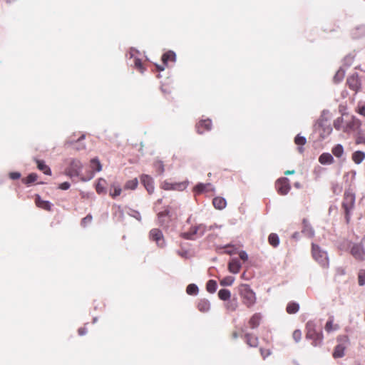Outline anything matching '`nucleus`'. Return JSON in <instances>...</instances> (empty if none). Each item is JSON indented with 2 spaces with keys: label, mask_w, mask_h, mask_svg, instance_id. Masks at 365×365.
Wrapping results in <instances>:
<instances>
[{
  "label": "nucleus",
  "mask_w": 365,
  "mask_h": 365,
  "mask_svg": "<svg viewBox=\"0 0 365 365\" xmlns=\"http://www.w3.org/2000/svg\"><path fill=\"white\" fill-rule=\"evenodd\" d=\"M238 293L242 304L248 309L252 307L257 302L255 292L247 284H242L238 287Z\"/></svg>",
  "instance_id": "obj_1"
},
{
  "label": "nucleus",
  "mask_w": 365,
  "mask_h": 365,
  "mask_svg": "<svg viewBox=\"0 0 365 365\" xmlns=\"http://www.w3.org/2000/svg\"><path fill=\"white\" fill-rule=\"evenodd\" d=\"M306 337L312 340V345L316 346L322 344L323 334L321 331H317L316 324L312 321H309L306 324Z\"/></svg>",
  "instance_id": "obj_2"
},
{
  "label": "nucleus",
  "mask_w": 365,
  "mask_h": 365,
  "mask_svg": "<svg viewBox=\"0 0 365 365\" xmlns=\"http://www.w3.org/2000/svg\"><path fill=\"white\" fill-rule=\"evenodd\" d=\"M355 203V195L349 190H346L342 201V208L344 210L346 221L348 223L350 220L351 211L354 209Z\"/></svg>",
  "instance_id": "obj_3"
},
{
  "label": "nucleus",
  "mask_w": 365,
  "mask_h": 365,
  "mask_svg": "<svg viewBox=\"0 0 365 365\" xmlns=\"http://www.w3.org/2000/svg\"><path fill=\"white\" fill-rule=\"evenodd\" d=\"M312 255L322 267H328L329 258L327 252L322 250L319 245L314 243L312 245Z\"/></svg>",
  "instance_id": "obj_4"
},
{
  "label": "nucleus",
  "mask_w": 365,
  "mask_h": 365,
  "mask_svg": "<svg viewBox=\"0 0 365 365\" xmlns=\"http://www.w3.org/2000/svg\"><path fill=\"white\" fill-rule=\"evenodd\" d=\"M275 188L279 195H287L291 189L289 179L287 178H279L275 182Z\"/></svg>",
  "instance_id": "obj_5"
},
{
  "label": "nucleus",
  "mask_w": 365,
  "mask_h": 365,
  "mask_svg": "<svg viewBox=\"0 0 365 365\" xmlns=\"http://www.w3.org/2000/svg\"><path fill=\"white\" fill-rule=\"evenodd\" d=\"M350 253L356 260H364L365 252L361 242L353 244L350 248Z\"/></svg>",
  "instance_id": "obj_6"
},
{
  "label": "nucleus",
  "mask_w": 365,
  "mask_h": 365,
  "mask_svg": "<svg viewBox=\"0 0 365 365\" xmlns=\"http://www.w3.org/2000/svg\"><path fill=\"white\" fill-rule=\"evenodd\" d=\"M360 125V121L355 117L352 116L345 121L344 132L350 133L351 131H355L359 128Z\"/></svg>",
  "instance_id": "obj_7"
},
{
  "label": "nucleus",
  "mask_w": 365,
  "mask_h": 365,
  "mask_svg": "<svg viewBox=\"0 0 365 365\" xmlns=\"http://www.w3.org/2000/svg\"><path fill=\"white\" fill-rule=\"evenodd\" d=\"M175 60L176 55L175 52L172 51H168L162 56V61L163 66H157V69L158 71H163L165 69V66H167L169 62H175Z\"/></svg>",
  "instance_id": "obj_8"
},
{
  "label": "nucleus",
  "mask_w": 365,
  "mask_h": 365,
  "mask_svg": "<svg viewBox=\"0 0 365 365\" xmlns=\"http://www.w3.org/2000/svg\"><path fill=\"white\" fill-rule=\"evenodd\" d=\"M212 120L209 118L200 120L195 125L197 133L202 134L212 128Z\"/></svg>",
  "instance_id": "obj_9"
},
{
  "label": "nucleus",
  "mask_w": 365,
  "mask_h": 365,
  "mask_svg": "<svg viewBox=\"0 0 365 365\" xmlns=\"http://www.w3.org/2000/svg\"><path fill=\"white\" fill-rule=\"evenodd\" d=\"M140 181L149 194L153 193L155 190L154 180L150 175H142Z\"/></svg>",
  "instance_id": "obj_10"
},
{
  "label": "nucleus",
  "mask_w": 365,
  "mask_h": 365,
  "mask_svg": "<svg viewBox=\"0 0 365 365\" xmlns=\"http://www.w3.org/2000/svg\"><path fill=\"white\" fill-rule=\"evenodd\" d=\"M150 237L153 241H155L160 247H163L164 245L163 235L161 230L159 229H152L150 231Z\"/></svg>",
  "instance_id": "obj_11"
},
{
  "label": "nucleus",
  "mask_w": 365,
  "mask_h": 365,
  "mask_svg": "<svg viewBox=\"0 0 365 365\" xmlns=\"http://www.w3.org/2000/svg\"><path fill=\"white\" fill-rule=\"evenodd\" d=\"M349 88L354 91H358L361 87L360 80L357 74H353L347 78Z\"/></svg>",
  "instance_id": "obj_12"
},
{
  "label": "nucleus",
  "mask_w": 365,
  "mask_h": 365,
  "mask_svg": "<svg viewBox=\"0 0 365 365\" xmlns=\"http://www.w3.org/2000/svg\"><path fill=\"white\" fill-rule=\"evenodd\" d=\"M90 167L92 170L89 175L88 176V179H91L93 177V174L95 172H100L102 170V165L99 161V160L96 158H93L90 162Z\"/></svg>",
  "instance_id": "obj_13"
},
{
  "label": "nucleus",
  "mask_w": 365,
  "mask_h": 365,
  "mask_svg": "<svg viewBox=\"0 0 365 365\" xmlns=\"http://www.w3.org/2000/svg\"><path fill=\"white\" fill-rule=\"evenodd\" d=\"M246 344L251 347H257L259 344L258 337L251 333H246L244 335Z\"/></svg>",
  "instance_id": "obj_14"
},
{
  "label": "nucleus",
  "mask_w": 365,
  "mask_h": 365,
  "mask_svg": "<svg viewBox=\"0 0 365 365\" xmlns=\"http://www.w3.org/2000/svg\"><path fill=\"white\" fill-rule=\"evenodd\" d=\"M262 316L260 313L254 314L249 319L248 324L251 329L257 328L261 322Z\"/></svg>",
  "instance_id": "obj_15"
},
{
  "label": "nucleus",
  "mask_w": 365,
  "mask_h": 365,
  "mask_svg": "<svg viewBox=\"0 0 365 365\" xmlns=\"http://www.w3.org/2000/svg\"><path fill=\"white\" fill-rule=\"evenodd\" d=\"M241 269V264L238 259L232 258L228 264V269L231 273L237 274Z\"/></svg>",
  "instance_id": "obj_16"
},
{
  "label": "nucleus",
  "mask_w": 365,
  "mask_h": 365,
  "mask_svg": "<svg viewBox=\"0 0 365 365\" xmlns=\"http://www.w3.org/2000/svg\"><path fill=\"white\" fill-rule=\"evenodd\" d=\"M35 203L39 208L43 209L47 211H50L51 209V205L48 201L43 200L39 195H36L35 198Z\"/></svg>",
  "instance_id": "obj_17"
},
{
  "label": "nucleus",
  "mask_w": 365,
  "mask_h": 365,
  "mask_svg": "<svg viewBox=\"0 0 365 365\" xmlns=\"http://www.w3.org/2000/svg\"><path fill=\"white\" fill-rule=\"evenodd\" d=\"M70 168L72 175L77 176L80 175L82 169V164L79 160H72L70 165Z\"/></svg>",
  "instance_id": "obj_18"
},
{
  "label": "nucleus",
  "mask_w": 365,
  "mask_h": 365,
  "mask_svg": "<svg viewBox=\"0 0 365 365\" xmlns=\"http://www.w3.org/2000/svg\"><path fill=\"white\" fill-rule=\"evenodd\" d=\"M186 185L185 183H170L168 182H164L162 184V188L166 190H182L185 188Z\"/></svg>",
  "instance_id": "obj_19"
},
{
  "label": "nucleus",
  "mask_w": 365,
  "mask_h": 365,
  "mask_svg": "<svg viewBox=\"0 0 365 365\" xmlns=\"http://www.w3.org/2000/svg\"><path fill=\"white\" fill-rule=\"evenodd\" d=\"M106 185H107L106 180L103 178H99L96 185V190L97 193L99 195H101V194L105 195L107 191Z\"/></svg>",
  "instance_id": "obj_20"
},
{
  "label": "nucleus",
  "mask_w": 365,
  "mask_h": 365,
  "mask_svg": "<svg viewBox=\"0 0 365 365\" xmlns=\"http://www.w3.org/2000/svg\"><path fill=\"white\" fill-rule=\"evenodd\" d=\"M225 308L228 312H235L237 309L239 307V303L237 297H233L232 299H230L225 304Z\"/></svg>",
  "instance_id": "obj_21"
},
{
  "label": "nucleus",
  "mask_w": 365,
  "mask_h": 365,
  "mask_svg": "<svg viewBox=\"0 0 365 365\" xmlns=\"http://www.w3.org/2000/svg\"><path fill=\"white\" fill-rule=\"evenodd\" d=\"M319 162L322 165H330L334 163V158L330 153H324L319 156Z\"/></svg>",
  "instance_id": "obj_22"
},
{
  "label": "nucleus",
  "mask_w": 365,
  "mask_h": 365,
  "mask_svg": "<svg viewBox=\"0 0 365 365\" xmlns=\"http://www.w3.org/2000/svg\"><path fill=\"white\" fill-rule=\"evenodd\" d=\"M197 309L201 312H207L210 309V303L206 299H201L197 302Z\"/></svg>",
  "instance_id": "obj_23"
},
{
  "label": "nucleus",
  "mask_w": 365,
  "mask_h": 365,
  "mask_svg": "<svg viewBox=\"0 0 365 365\" xmlns=\"http://www.w3.org/2000/svg\"><path fill=\"white\" fill-rule=\"evenodd\" d=\"M213 206L217 210H222L227 205V202L225 198L222 197H215L212 200Z\"/></svg>",
  "instance_id": "obj_24"
},
{
  "label": "nucleus",
  "mask_w": 365,
  "mask_h": 365,
  "mask_svg": "<svg viewBox=\"0 0 365 365\" xmlns=\"http://www.w3.org/2000/svg\"><path fill=\"white\" fill-rule=\"evenodd\" d=\"M351 159L356 164H360L365 159V153L361 150L355 151L352 153Z\"/></svg>",
  "instance_id": "obj_25"
},
{
  "label": "nucleus",
  "mask_w": 365,
  "mask_h": 365,
  "mask_svg": "<svg viewBox=\"0 0 365 365\" xmlns=\"http://www.w3.org/2000/svg\"><path fill=\"white\" fill-rule=\"evenodd\" d=\"M37 168L38 170L42 171L44 174L51 175V171L50 168L45 164V163L43 160H36Z\"/></svg>",
  "instance_id": "obj_26"
},
{
  "label": "nucleus",
  "mask_w": 365,
  "mask_h": 365,
  "mask_svg": "<svg viewBox=\"0 0 365 365\" xmlns=\"http://www.w3.org/2000/svg\"><path fill=\"white\" fill-rule=\"evenodd\" d=\"M345 346L343 344H338L335 346L332 356L334 359L341 358L344 355Z\"/></svg>",
  "instance_id": "obj_27"
},
{
  "label": "nucleus",
  "mask_w": 365,
  "mask_h": 365,
  "mask_svg": "<svg viewBox=\"0 0 365 365\" xmlns=\"http://www.w3.org/2000/svg\"><path fill=\"white\" fill-rule=\"evenodd\" d=\"M299 309V305L297 302H290L288 303L286 311L289 314H293L297 313Z\"/></svg>",
  "instance_id": "obj_28"
},
{
  "label": "nucleus",
  "mask_w": 365,
  "mask_h": 365,
  "mask_svg": "<svg viewBox=\"0 0 365 365\" xmlns=\"http://www.w3.org/2000/svg\"><path fill=\"white\" fill-rule=\"evenodd\" d=\"M339 325L336 324H334V319L333 317L329 318V319L327 321L325 325V330L327 332H331L336 331L339 329Z\"/></svg>",
  "instance_id": "obj_29"
},
{
  "label": "nucleus",
  "mask_w": 365,
  "mask_h": 365,
  "mask_svg": "<svg viewBox=\"0 0 365 365\" xmlns=\"http://www.w3.org/2000/svg\"><path fill=\"white\" fill-rule=\"evenodd\" d=\"M210 185H211L210 183H207V184L199 183L195 186L193 191L195 194L200 195L204 192L207 191V187H210Z\"/></svg>",
  "instance_id": "obj_30"
},
{
  "label": "nucleus",
  "mask_w": 365,
  "mask_h": 365,
  "mask_svg": "<svg viewBox=\"0 0 365 365\" xmlns=\"http://www.w3.org/2000/svg\"><path fill=\"white\" fill-rule=\"evenodd\" d=\"M153 168L158 175H162L165 171L163 162L158 159L153 163Z\"/></svg>",
  "instance_id": "obj_31"
},
{
  "label": "nucleus",
  "mask_w": 365,
  "mask_h": 365,
  "mask_svg": "<svg viewBox=\"0 0 365 365\" xmlns=\"http://www.w3.org/2000/svg\"><path fill=\"white\" fill-rule=\"evenodd\" d=\"M122 192V189L119 185H112L109 192V195L112 198H115Z\"/></svg>",
  "instance_id": "obj_32"
},
{
  "label": "nucleus",
  "mask_w": 365,
  "mask_h": 365,
  "mask_svg": "<svg viewBox=\"0 0 365 365\" xmlns=\"http://www.w3.org/2000/svg\"><path fill=\"white\" fill-rule=\"evenodd\" d=\"M199 227H192L189 232L182 234V237L186 240H194V236L197 234Z\"/></svg>",
  "instance_id": "obj_33"
},
{
  "label": "nucleus",
  "mask_w": 365,
  "mask_h": 365,
  "mask_svg": "<svg viewBox=\"0 0 365 365\" xmlns=\"http://www.w3.org/2000/svg\"><path fill=\"white\" fill-rule=\"evenodd\" d=\"M268 242L270 245L277 247L279 244V238L276 233H271L268 237Z\"/></svg>",
  "instance_id": "obj_34"
},
{
  "label": "nucleus",
  "mask_w": 365,
  "mask_h": 365,
  "mask_svg": "<svg viewBox=\"0 0 365 365\" xmlns=\"http://www.w3.org/2000/svg\"><path fill=\"white\" fill-rule=\"evenodd\" d=\"M231 292L227 289H222L218 292V297L223 301H227L230 299Z\"/></svg>",
  "instance_id": "obj_35"
},
{
  "label": "nucleus",
  "mask_w": 365,
  "mask_h": 365,
  "mask_svg": "<svg viewBox=\"0 0 365 365\" xmlns=\"http://www.w3.org/2000/svg\"><path fill=\"white\" fill-rule=\"evenodd\" d=\"M138 181L137 178H134L133 180H130L125 182L124 185L125 190H135L138 187Z\"/></svg>",
  "instance_id": "obj_36"
},
{
  "label": "nucleus",
  "mask_w": 365,
  "mask_h": 365,
  "mask_svg": "<svg viewBox=\"0 0 365 365\" xmlns=\"http://www.w3.org/2000/svg\"><path fill=\"white\" fill-rule=\"evenodd\" d=\"M331 152L336 158H341L344 154V148L341 145L337 144L332 148Z\"/></svg>",
  "instance_id": "obj_37"
},
{
  "label": "nucleus",
  "mask_w": 365,
  "mask_h": 365,
  "mask_svg": "<svg viewBox=\"0 0 365 365\" xmlns=\"http://www.w3.org/2000/svg\"><path fill=\"white\" fill-rule=\"evenodd\" d=\"M38 179V175L36 173H31L26 178L22 179V182L24 184L30 185L36 182Z\"/></svg>",
  "instance_id": "obj_38"
},
{
  "label": "nucleus",
  "mask_w": 365,
  "mask_h": 365,
  "mask_svg": "<svg viewBox=\"0 0 365 365\" xmlns=\"http://www.w3.org/2000/svg\"><path fill=\"white\" fill-rule=\"evenodd\" d=\"M217 282L215 280L210 279L207 282L206 289L207 291L210 293L215 292L217 289Z\"/></svg>",
  "instance_id": "obj_39"
},
{
  "label": "nucleus",
  "mask_w": 365,
  "mask_h": 365,
  "mask_svg": "<svg viewBox=\"0 0 365 365\" xmlns=\"http://www.w3.org/2000/svg\"><path fill=\"white\" fill-rule=\"evenodd\" d=\"M198 287L195 284H190L186 288V292L189 295H196L198 293Z\"/></svg>",
  "instance_id": "obj_40"
},
{
  "label": "nucleus",
  "mask_w": 365,
  "mask_h": 365,
  "mask_svg": "<svg viewBox=\"0 0 365 365\" xmlns=\"http://www.w3.org/2000/svg\"><path fill=\"white\" fill-rule=\"evenodd\" d=\"M344 124H345V121L344 120L343 118H338L334 122V126L338 130L344 131Z\"/></svg>",
  "instance_id": "obj_41"
},
{
  "label": "nucleus",
  "mask_w": 365,
  "mask_h": 365,
  "mask_svg": "<svg viewBox=\"0 0 365 365\" xmlns=\"http://www.w3.org/2000/svg\"><path fill=\"white\" fill-rule=\"evenodd\" d=\"M235 278L231 276H227L222 279L220 282L221 286H231L234 282Z\"/></svg>",
  "instance_id": "obj_42"
},
{
  "label": "nucleus",
  "mask_w": 365,
  "mask_h": 365,
  "mask_svg": "<svg viewBox=\"0 0 365 365\" xmlns=\"http://www.w3.org/2000/svg\"><path fill=\"white\" fill-rule=\"evenodd\" d=\"M358 284L359 286L365 284V269H360L358 272Z\"/></svg>",
  "instance_id": "obj_43"
},
{
  "label": "nucleus",
  "mask_w": 365,
  "mask_h": 365,
  "mask_svg": "<svg viewBox=\"0 0 365 365\" xmlns=\"http://www.w3.org/2000/svg\"><path fill=\"white\" fill-rule=\"evenodd\" d=\"M134 65H135V68L137 70H138L140 73H143L144 71L145 68L143 67V64L140 59L135 58L134 59Z\"/></svg>",
  "instance_id": "obj_44"
},
{
  "label": "nucleus",
  "mask_w": 365,
  "mask_h": 365,
  "mask_svg": "<svg viewBox=\"0 0 365 365\" xmlns=\"http://www.w3.org/2000/svg\"><path fill=\"white\" fill-rule=\"evenodd\" d=\"M344 75H345V73H344V71L343 70H341H341H339V71L336 73V74H335V76H334V82H335V83H339V82H340V81L344 78Z\"/></svg>",
  "instance_id": "obj_45"
},
{
  "label": "nucleus",
  "mask_w": 365,
  "mask_h": 365,
  "mask_svg": "<svg viewBox=\"0 0 365 365\" xmlns=\"http://www.w3.org/2000/svg\"><path fill=\"white\" fill-rule=\"evenodd\" d=\"M294 143L299 145H304L307 143V140L304 137L297 135L294 138Z\"/></svg>",
  "instance_id": "obj_46"
},
{
  "label": "nucleus",
  "mask_w": 365,
  "mask_h": 365,
  "mask_svg": "<svg viewBox=\"0 0 365 365\" xmlns=\"http://www.w3.org/2000/svg\"><path fill=\"white\" fill-rule=\"evenodd\" d=\"M292 337L296 342H299L302 339V331L299 329L294 330Z\"/></svg>",
  "instance_id": "obj_47"
},
{
  "label": "nucleus",
  "mask_w": 365,
  "mask_h": 365,
  "mask_svg": "<svg viewBox=\"0 0 365 365\" xmlns=\"http://www.w3.org/2000/svg\"><path fill=\"white\" fill-rule=\"evenodd\" d=\"M260 353L264 359L271 354V351L269 349H264L262 348L260 349Z\"/></svg>",
  "instance_id": "obj_48"
},
{
  "label": "nucleus",
  "mask_w": 365,
  "mask_h": 365,
  "mask_svg": "<svg viewBox=\"0 0 365 365\" xmlns=\"http://www.w3.org/2000/svg\"><path fill=\"white\" fill-rule=\"evenodd\" d=\"M9 178L12 180H17L21 178V173L19 172H11L9 173Z\"/></svg>",
  "instance_id": "obj_49"
},
{
  "label": "nucleus",
  "mask_w": 365,
  "mask_h": 365,
  "mask_svg": "<svg viewBox=\"0 0 365 365\" xmlns=\"http://www.w3.org/2000/svg\"><path fill=\"white\" fill-rule=\"evenodd\" d=\"M240 258L244 261L246 262L248 259V255L245 251H240L239 252Z\"/></svg>",
  "instance_id": "obj_50"
},
{
  "label": "nucleus",
  "mask_w": 365,
  "mask_h": 365,
  "mask_svg": "<svg viewBox=\"0 0 365 365\" xmlns=\"http://www.w3.org/2000/svg\"><path fill=\"white\" fill-rule=\"evenodd\" d=\"M70 187V183L68 182H64L63 183H61L58 186L59 189L66 190H68Z\"/></svg>",
  "instance_id": "obj_51"
},
{
  "label": "nucleus",
  "mask_w": 365,
  "mask_h": 365,
  "mask_svg": "<svg viewBox=\"0 0 365 365\" xmlns=\"http://www.w3.org/2000/svg\"><path fill=\"white\" fill-rule=\"evenodd\" d=\"M92 220V216L91 215H87L82 220V225H86L87 223L91 222Z\"/></svg>",
  "instance_id": "obj_52"
},
{
  "label": "nucleus",
  "mask_w": 365,
  "mask_h": 365,
  "mask_svg": "<svg viewBox=\"0 0 365 365\" xmlns=\"http://www.w3.org/2000/svg\"><path fill=\"white\" fill-rule=\"evenodd\" d=\"M88 332V330L86 329V327L84 326L83 327H80L78 329V333L80 336H83L85 335L86 333Z\"/></svg>",
  "instance_id": "obj_53"
},
{
  "label": "nucleus",
  "mask_w": 365,
  "mask_h": 365,
  "mask_svg": "<svg viewBox=\"0 0 365 365\" xmlns=\"http://www.w3.org/2000/svg\"><path fill=\"white\" fill-rule=\"evenodd\" d=\"M358 113L360 115L365 116V106L364 105L359 106V108H358Z\"/></svg>",
  "instance_id": "obj_54"
},
{
  "label": "nucleus",
  "mask_w": 365,
  "mask_h": 365,
  "mask_svg": "<svg viewBox=\"0 0 365 365\" xmlns=\"http://www.w3.org/2000/svg\"><path fill=\"white\" fill-rule=\"evenodd\" d=\"M168 215V211L165 210L163 212H159L158 214V219L160 220V222H162L161 218L163 217H166Z\"/></svg>",
  "instance_id": "obj_55"
},
{
  "label": "nucleus",
  "mask_w": 365,
  "mask_h": 365,
  "mask_svg": "<svg viewBox=\"0 0 365 365\" xmlns=\"http://www.w3.org/2000/svg\"><path fill=\"white\" fill-rule=\"evenodd\" d=\"M238 336H239V335H238V333L237 331L232 332V339H236L238 338Z\"/></svg>",
  "instance_id": "obj_56"
},
{
  "label": "nucleus",
  "mask_w": 365,
  "mask_h": 365,
  "mask_svg": "<svg viewBox=\"0 0 365 365\" xmlns=\"http://www.w3.org/2000/svg\"><path fill=\"white\" fill-rule=\"evenodd\" d=\"M295 173V171L294 170H287L284 172V175H292V174H294Z\"/></svg>",
  "instance_id": "obj_57"
},
{
  "label": "nucleus",
  "mask_w": 365,
  "mask_h": 365,
  "mask_svg": "<svg viewBox=\"0 0 365 365\" xmlns=\"http://www.w3.org/2000/svg\"><path fill=\"white\" fill-rule=\"evenodd\" d=\"M226 253H227L229 255H232L233 253V252L231 250H227V251H226Z\"/></svg>",
  "instance_id": "obj_58"
},
{
  "label": "nucleus",
  "mask_w": 365,
  "mask_h": 365,
  "mask_svg": "<svg viewBox=\"0 0 365 365\" xmlns=\"http://www.w3.org/2000/svg\"><path fill=\"white\" fill-rule=\"evenodd\" d=\"M84 138V135H82L81 138H79L78 141H80L81 139Z\"/></svg>",
  "instance_id": "obj_59"
},
{
  "label": "nucleus",
  "mask_w": 365,
  "mask_h": 365,
  "mask_svg": "<svg viewBox=\"0 0 365 365\" xmlns=\"http://www.w3.org/2000/svg\"><path fill=\"white\" fill-rule=\"evenodd\" d=\"M299 152H300V153H302V152H303V149H302V148H299Z\"/></svg>",
  "instance_id": "obj_60"
}]
</instances>
